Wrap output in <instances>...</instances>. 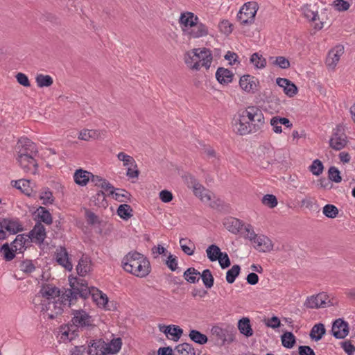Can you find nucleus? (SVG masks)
I'll return each instance as SVG.
<instances>
[{
	"instance_id": "7",
	"label": "nucleus",
	"mask_w": 355,
	"mask_h": 355,
	"mask_svg": "<svg viewBox=\"0 0 355 355\" xmlns=\"http://www.w3.org/2000/svg\"><path fill=\"white\" fill-rule=\"evenodd\" d=\"M347 137L344 127L340 124L337 125L333 129L332 135L329 141L330 148L335 150H340L347 146Z\"/></svg>"
},
{
	"instance_id": "36",
	"label": "nucleus",
	"mask_w": 355,
	"mask_h": 355,
	"mask_svg": "<svg viewBox=\"0 0 355 355\" xmlns=\"http://www.w3.org/2000/svg\"><path fill=\"white\" fill-rule=\"evenodd\" d=\"M11 184L15 188L21 191V192L26 194V196H31V191H32V189L29 188L30 182L28 180H12L11 182Z\"/></svg>"
},
{
	"instance_id": "50",
	"label": "nucleus",
	"mask_w": 355,
	"mask_h": 355,
	"mask_svg": "<svg viewBox=\"0 0 355 355\" xmlns=\"http://www.w3.org/2000/svg\"><path fill=\"white\" fill-rule=\"evenodd\" d=\"M85 216L87 222L90 225H100L101 220L98 216L89 209H85Z\"/></svg>"
},
{
	"instance_id": "58",
	"label": "nucleus",
	"mask_w": 355,
	"mask_h": 355,
	"mask_svg": "<svg viewBox=\"0 0 355 355\" xmlns=\"http://www.w3.org/2000/svg\"><path fill=\"white\" fill-rule=\"evenodd\" d=\"M218 259H219L217 261H218L222 269H225L230 266L231 261L227 252H223L222 254L220 255Z\"/></svg>"
},
{
	"instance_id": "23",
	"label": "nucleus",
	"mask_w": 355,
	"mask_h": 355,
	"mask_svg": "<svg viewBox=\"0 0 355 355\" xmlns=\"http://www.w3.org/2000/svg\"><path fill=\"white\" fill-rule=\"evenodd\" d=\"M254 248L261 252H270L272 250V243L271 240L265 235L261 234L254 241Z\"/></svg>"
},
{
	"instance_id": "62",
	"label": "nucleus",
	"mask_w": 355,
	"mask_h": 355,
	"mask_svg": "<svg viewBox=\"0 0 355 355\" xmlns=\"http://www.w3.org/2000/svg\"><path fill=\"white\" fill-rule=\"evenodd\" d=\"M318 297L320 298V304L321 308H325L327 306H333L334 303L329 300V296L325 293H320L318 294Z\"/></svg>"
},
{
	"instance_id": "37",
	"label": "nucleus",
	"mask_w": 355,
	"mask_h": 355,
	"mask_svg": "<svg viewBox=\"0 0 355 355\" xmlns=\"http://www.w3.org/2000/svg\"><path fill=\"white\" fill-rule=\"evenodd\" d=\"M207 256L211 262L217 261L220 255L222 254L220 248L216 244L210 245L206 250Z\"/></svg>"
},
{
	"instance_id": "30",
	"label": "nucleus",
	"mask_w": 355,
	"mask_h": 355,
	"mask_svg": "<svg viewBox=\"0 0 355 355\" xmlns=\"http://www.w3.org/2000/svg\"><path fill=\"white\" fill-rule=\"evenodd\" d=\"M90 172L83 169H78L73 175L75 182L80 186H85L89 181Z\"/></svg>"
},
{
	"instance_id": "27",
	"label": "nucleus",
	"mask_w": 355,
	"mask_h": 355,
	"mask_svg": "<svg viewBox=\"0 0 355 355\" xmlns=\"http://www.w3.org/2000/svg\"><path fill=\"white\" fill-rule=\"evenodd\" d=\"M238 329L239 332L247 338L253 335V329L249 318L244 317L240 319L238 322Z\"/></svg>"
},
{
	"instance_id": "60",
	"label": "nucleus",
	"mask_w": 355,
	"mask_h": 355,
	"mask_svg": "<svg viewBox=\"0 0 355 355\" xmlns=\"http://www.w3.org/2000/svg\"><path fill=\"white\" fill-rule=\"evenodd\" d=\"M219 28L225 35H230L233 31V25L228 20H223L219 24Z\"/></svg>"
},
{
	"instance_id": "22",
	"label": "nucleus",
	"mask_w": 355,
	"mask_h": 355,
	"mask_svg": "<svg viewBox=\"0 0 355 355\" xmlns=\"http://www.w3.org/2000/svg\"><path fill=\"white\" fill-rule=\"evenodd\" d=\"M42 297L48 300L55 299L60 295V290L55 286L51 284H44L40 291Z\"/></svg>"
},
{
	"instance_id": "44",
	"label": "nucleus",
	"mask_w": 355,
	"mask_h": 355,
	"mask_svg": "<svg viewBox=\"0 0 355 355\" xmlns=\"http://www.w3.org/2000/svg\"><path fill=\"white\" fill-rule=\"evenodd\" d=\"M250 61L257 69H263L266 65V59L259 53H253L250 58Z\"/></svg>"
},
{
	"instance_id": "11",
	"label": "nucleus",
	"mask_w": 355,
	"mask_h": 355,
	"mask_svg": "<svg viewBox=\"0 0 355 355\" xmlns=\"http://www.w3.org/2000/svg\"><path fill=\"white\" fill-rule=\"evenodd\" d=\"M344 53V46L341 44L336 45L328 53L326 58V64L334 69L338 62L340 56Z\"/></svg>"
},
{
	"instance_id": "1",
	"label": "nucleus",
	"mask_w": 355,
	"mask_h": 355,
	"mask_svg": "<svg viewBox=\"0 0 355 355\" xmlns=\"http://www.w3.org/2000/svg\"><path fill=\"white\" fill-rule=\"evenodd\" d=\"M69 282L71 288L65 290L63 297L65 300L69 301V305L74 304L78 296L85 300L89 296L96 302L98 307L110 310L107 307L108 297L106 294L95 287L89 288L87 282L77 277H69Z\"/></svg>"
},
{
	"instance_id": "46",
	"label": "nucleus",
	"mask_w": 355,
	"mask_h": 355,
	"mask_svg": "<svg viewBox=\"0 0 355 355\" xmlns=\"http://www.w3.org/2000/svg\"><path fill=\"white\" fill-rule=\"evenodd\" d=\"M122 345L121 338H114L111 340L109 345L106 344L107 354H116L119 352Z\"/></svg>"
},
{
	"instance_id": "18",
	"label": "nucleus",
	"mask_w": 355,
	"mask_h": 355,
	"mask_svg": "<svg viewBox=\"0 0 355 355\" xmlns=\"http://www.w3.org/2000/svg\"><path fill=\"white\" fill-rule=\"evenodd\" d=\"M190 178L193 180V193L196 196L198 197L202 202H209L211 200V192L208 189H206L202 185L198 182H196V179L192 176Z\"/></svg>"
},
{
	"instance_id": "16",
	"label": "nucleus",
	"mask_w": 355,
	"mask_h": 355,
	"mask_svg": "<svg viewBox=\"0 0 355 355\" xmlns=\"http://www.w3.org/2000/svg\"><path fill=\"white\" fill-rule=\"evenodd\" d=\"M87 354L89 355H106V343L102 340H92L88 345Z\"/></svg>"
},
{
	"instance_id": "42",
	"label": "nucleus",
	"mask_w": 355,
	"mask_h": 355,
	"mask_svg": "<svg viewBox=\"0 0 355 355\" xmlns=\"http://www.w3.org/2000/svg\"><path fill=\"white\" fill-rule=\"evenodd\" d=\"M37 86L40 88L50 87L53 83V78L49 75L37 74L35 77Z\"/></svg>"
},
{
	"instance_id": "34",
	"label": "nucleus",
	"mask_w": 355,
	"mask_h": 355,
	"mask_svg": "<svg viewBox=\"0 0 355 355\" xmlns=\"http://www.w3.org/2000/svg\"><path fill=\"white\" fill-rule=\"evenodd\" d=\"M199 275L200 272L193 267L187 268L183 273L184 279L191 284L198 283L200 279Z\"/></svg>"
},
{
	"instance_id": "29",
	"label": "nucleus",
	"mask_w": 355,
	"mask_h": 355,
	"mask_svg": "<svg viewBox=\"0 0 355 355\" xmlns=\"http://www.w3.org/2000/svg\"><path fill=\"white\" fill-rule=\"evenodd\" d=\"M326 334V329L322 323L315 324L311 329L309 336L311 340L319 341Z\"/></svg>"
},
{
	"instance_id": "53",
	"label": "nucleus",
	"mask_w": 355,
	"mask_h": 355,
	"mask_svg": "<svg viewBox=\"0 0 355 355\" xmlns=\"http://www.w3.org/2000/svg\"><path fill=\"white\" fill-rule=\"evenodd\" d=\"M283 83L285 82V89L284 92L289 97H293L295 95L297 94L298 89L297 86L290 80H282Z\"/></svg>"
},
{
	"instance_id": "3",
	"label": "nucleus",
	"mask_w": 355,
	"mask_h": 355,
	"mask_svg": "<svg viewBox=\"0 0 355 355\" xmlns=\"http://www.w3.org/2000/svg\"><path fill=\"white\" fill-rule=\"evenodd\" d=\"M123 269L137 277H145L151 271L149 260L137 251H130L122 259Z\"/></svg>"
},
{
	"instance_id": "59",
	"label": "nucleus",
	"mask_w": 355,
	"mask_h": 355,
	"mask_svg": "<svg viewBox=\"0 0 355 355\" xmlns=\"http://www.w3.org/2000/svg\"><path fill=\"white\" fill-rule=\"evenodd\" d=\"M165 264L171 271H175L178 268L177 257L170 254L166 260Z\"/></svg>"
},
{
	"instance_id": "38",
	"label": "nucleus",
	"mask_w": 355,
	"mask_h": 355,
	"mask_svg": "<svg viewBox=\"0 0 355 355\" xmlns=\"http://www.w3.org/2000/svg\"><path fill=\"white\" fill-rule=\"evenodd\" d=\"M189 336L192 341L199 345H204L208 341V338L205 334L196 329H191Z\"/></svg>"
},
{
	"instance_id": "49",
	"label": "nucleus",
	"mask_w": 355,
	"mask_h": 355,
	"mask_svg": "<svg viewBox=\"0 0 355 355\" xmlns=\"http://www.w3.org/2000/svg\"><path fill=\"white\" fill-rule=\"evenodd\" d=\"M309 171L315 175H320L324 170V165L320 159H315L309 166Z\"/></svg>"
},
{
	"instance_id": "14",
	"label": "nucleus",
	"mask_w": 355,
	"mask_h": 355,
	"mask_svg": "<svg viewBox=\"0 0 355 355\" xmlns=\"http://www.w3.org/2000/svg\"><path fill=\"white\" fill-rule=\"evenodd\" d=\"M27 236L31 240L35 239V241L40 244L42 243L46 237L44 226L41 223L37 222Z\"/></svg>"
},
{
	"instance_id": "19",
	"label": "nucleus",
	"mask_w": 355,
	"mask_h": 355,
	"mask_svg": "<svg viewBox=\"0 0 355 355\" xmlns=\"http://www.w3.org/2000/svg\"><path fill=\"white\" fill-rule=\"evenodd\" d=\"M215 76L220 84L227 85L232 82L234 74L228 69L218 67L216 70Z\"/></svg>"
},
{
	"instance_id": "33",
	"label": "nucleus",
	"mask_w": 355,
	"mask_h": 355,
	"mask_svg": "<svg viewBox=\"0 0 355 355\" xmlns=\"http://www.w3.org/2000/svg\"><path fill=\"white\" fill-rule=\"evenodd\" d=\"M37 211L39 219L37 222H43L46 225H51L53 223L52 216L46 207L40 206Z\"/></svg>"
},
{
	"instance_id": "35",
	"label": "nucleus",
	"mask_w": 355,
	"mask_h": 355,
	"mask_svg": "<svg viewBox=\"0 0 355 355\" xmlns=\"http://www.w3.org/2000/svg\"><path fill=\"white\" fill-rule=\"evenodd\" d=\"M10 247L9 243H5L1 245V252L3 253V259L7 261H11L15 257V253L18 250L17 245H12Z\"/></svg>"
},
{
	"instance_id": "12",
	"label": "nucleus",
	"mask_w": 355,
	"mask_h": 355,
	"mask_svg": "<svg viewBox=\"0 0 355 355\" xmlns=\"http://www.w3.org/2000/svg\"><path fill=\"white\" fill-rule=\"evenodd\" d=\"M193 56L201 60L202 66L209 69L212 62V54L209 49L206 48L195 49L193 50Z\"/></svg>"
},
{
	"instance_id": "24",
	"label": "nucleus",
	"mask_w": 355,
	"mask_h": 355,
	"mask_svg": "<svg viewBox=\"0 0 355 355\" xmlns=\"http://www.w3.org/2000/svg\"><path fill=\"white\" fill-rule=\"evenodd\" d=\"M19 142L21 144V146L19 148V152H21L24 150V154H27L28 155H31V157H34L38 153L37 148L36 144L31 141L28 138L22 139L19 140Z\"/></svg>"
},
{
	"instance_id": "28",
	"label": "nucleus",
	"mask_w": 355,
	"mask_h": 355,
	"mask_svg": "<svg viewBox=\"0 0 355 355\" xmlns=\"http://www.w3.org/2000/svg\"><path fill=\"white\" fill-rule=\"evenodd\" d=\"M198 16L195 15L191 12H185L181 14L179 22L184 27H189L190 28L196 24L198 20Z\"/></svg>"
},
{
	"instance_id": "8",
	"label": "nucleus",
	"mask_w": 355,
	"mask_h": 355,
	"mask_svg": "<svg viewBox=\"0 0 355 355\" xmlns=\"http://www.w3.org/2000/svg\"><path fill=\"white\" fill-rule=\"evenodd\" d=\"M2 230L10 234H17L24 230L23 224L18 218H0Z\"/></svg>"
},
{
	"instance_id": "61",
	"label": "nucleus",
	"mask_w": 355,
	"mask_h": 355,
	"mask_svg": "<svg viewBox=\"0 0 355 355\" xmlns=\"http://www.w3.org/2000/svg\"><path fill=\"white\" fill-rule=\"evenodd\" d=\"M265 324L268 327H270L272 329H277L280 327L281 322L279 318L277 316L273 315L270 318H268L264 320Z\"/></svg>"
},
{
	"instance_id": "31",
	"label": "nucleus",
	"mask_w": 355,
	"mask_h": 355,
	"mask_svg": "<svg viewBox=\"0 0 355 355\" xmlns=\"http://www.w3.org/2000/svg\"><path fill=\"white\" fill-rule=\"evenodd\" d=\"M173 355H196V353L192 345L184 343L175 347Z\"/></svg>"
},
{
	"instance_id": "57",
	"label": "nucleus",
	"mask_w": 355,
	"mask_h": 355,
	"mask_svg": "<svg viewBox=\"0 0 355 355\" xmlns=\"http://www.w3.org/2000/svg\"><path fill=\"white\" fill-rule=\"evenodd\" d=\"M244 230L245 232H246V234L244 236L245 238L248 239L252 243H254V241H256L257 238H258L259 235L254 232L253 227L250 224L245 225Z\"/></svg>"
},
{
	"instance_id": "20",
	"label": "nucleus",
	"mask_w": 355,
	"mask_h": 355,
	"mask_svg": "<svg viewBox=\"0 0 355 355\" xmlns=\"http://www.w3.org/2000/svg\"><path fill=\"white\" fill-rule=\"evenodd\" d=\"M223 225L229 232L236 234L242 230L244 223L238 218L228 217L224 219Z\"/></svg>"
},
{
	"instance_id": "25",
	"label": "nucleus",
	"mask_w": 355,
	"mask_h": 355,
	"mask_svg": "<svg viewBox=\"0 0 355 355\" xmlns=\"http://www.w3.org/2000/svg\"><path fill=\"white\" fill-rule=\"evenodd\" d=\"M62 302L55 301L52 302H49L47 304H45V308L42 307V311L51 310V313L49 314V318L51 320L55 319L58 315H61L63 309H62Z\"/></svg>"
},
{
	"instance_id": "47",
	"label": "nucleus",
	"mask_w": 355,
	"mask_h": 355,
	"mask_svg": "<svg viewBox=\"0 0 355 355\" xmlns=\"http://www.w3.org/2000/svg\"><path fill=\"white\" fill-rule=\"evenodd\" d=\"M100 133L96 130H83L80 132L78 139L88 141L89 139H98Z\"/></svg>"
},
{
	"instance_id": "56",
	"label": "nucleus",
	"mask_w": 355,
	"mask_h": 355,
	"mask_svg": "<svg viewBox=\"0 0 355 355\" xmlns=\"http://www.w3.org/2000/svg\"><path fill=\"white\" fill-rule=\"evenodd\" d=\"M19 268L21 271L26 274H31L35 270V266H34L33 261L29 259L22 261L20 263Z\"/></svg>"
},
{
	"instance_id": "63",
	"label": "nucleus",
	"mask_w": 355,
	"mask_h": 355,
	"mask_svg": "<svg viewBox=\"0 0 355 355\" xmlns=\"http://www.w3.org/2000/svg\"><path fill=\"white\" fill-rule=\"evenodd\" d=\"M274 64L283 69H286L290 67L289 60L283 56L276 57Z\"/></svg>"
},
{
	"instance_id": "5",
	"label": "nucleus",
	"mask_w": 355,
	"mask_h": 355,
	"mask_svg": "<svg viewBox=\"0 0 355 355\" xmlns=\"http://www.w3.org/2000/svg\"><path fill=\"white\" fill-rule=\"evenodd\" d=\"M259 9L255 1L245 3L237 14V19L243 25L252 24L254 21L255 15Z\"/></svg>"
},
{
	"instance_id": "45",
	"label": "nucleus",
	"mask_w": 355,
	"mask_h": 355,
	"mask_svg": "<svg viewBox=\"0 0 355 355\" xmlns=\"http://www.w3.org/2000/svg\"><path fill=\"white\" fill-rule=\"evenodd\" d=\"M180 245L182 250L187 255H193L194 253L195 246L191 240L182 238L180 239Z\"/></svg>"
},
{
	"instance_id": "9",
	"label": "nucleus",
	"mask_w": 355,
	"mask_h": 355,
	"mask_svg": "<svg viewBox=\"0 0 355 355\" xmlns=\"http://www.w3.org/2000/svg\"><path fill=\"white\" fill-rule=\"evenodd\" d=\"M349 324L343 318L336 319L332 324V335L337 339L345 338L349 334Z\"/></svg>"
},
{
	"instance_id": "17",
	"label": "nucleus",
	"mask_w": 355,
	"mask_h": 355,
	"mask_svg": "<svg viewBox=\"0 0 355 355\" xmlns=\"http://www.w3.org/2000/svg\"><path fill=\"white\" fill-rule=\"evenodd\" d=\"M24 150L21 152H18L19 155L17 157V161L19 163L20 166L24 169L25 171H29L31 170V166H33L35 170L38 167V164L35 159L34 157H31V155H28L27 154H24Z\"/></svg>"
},
{
	"instance_id": "13",
	"label": "nucleus",
	"mask_w": 355,
	"mask_h": 355,
	"mask_svg": "<svg viewBox=\"0 0 355 355\" xmlns=\"http://www.w3.org/2000/svg\"><path fill=\"white\" fill-rule=\"evenodd\" d=\"M257 79L254 76L246 74L240 78L239 85L241 88L248 93L254 94L257 90Z\"/></svg>"
},
{
	"instance_id": "48",
	"label": "nucleus",
	"mask_w": 355,
	"mask_h": 355,
	"mask_svg": "<svg viewBox=\"0 0 355 355\" xmlns=\"http://www.w3.org/2000/svg\"><path fill=\"white\" fill-rule=\"evenodd\" d=\"M323 214L329 218H335L338 214V209L334 205L327 204L323 207Z\"/></svg>"
},
{
	"instance_id": "52",
	"label": "nucleus",
	"mask_w": 355,
	"mask_h": 355,
	"mask_svg": "<svg viewBox=\"0 0 355 355\" xmlns=\"http://www.w3.org/2000/svg\"><path fill=\"white\" fill-rule=\"evenodd\" d=\"M302 10L304 17L311 21H315L318 17V11L311 8V5H305L302 7Z\"/></svg>"
},
{
	"instance_id": "64",
	"label": "nucleus",
	"mask_w": 355,
	"mask_h": 355,
	"mask_svg": "<svg viewBox=\"0 0 355 355\" xmlns=\"http://www.w3.org/2000/svg\"><path fill=\"white\" fill-rule=\"evenodd\" d=\"M342 348L347 355H354L355 346L349 340H345L340 343Z\"/></svg>"
},
{
	"instance_id": "55",
	"label": "nucleus",
	"mask_w": 355,
	"mask_h": 355,
	"mask_svg": "<svg viewBox=\"0 0 355 355\" xmlns=\"http://www.w3.org/2000/svg\"><path fill=\"white\" fill-rule=\"evenodd\" d=\"M262 203L270 208H274L277 205V199L272 194H266L261 199Z\"/></svg>"
},
{
	"instance_id": "10",
	"label": "nucleus",
	"mask_w": 355,
	"mask_h": 355,
	"mask_svg": "<svg viewBox=\"0 0 355 355\" xmlns=\"http://www.w3.org/2000/svg\"><path fill=\"white\" fill-rule=\"evenodd\" d=\"M159 331L164 333L168 338L171 336V339L175 342L179 340L183 334V329L178 325H159Z\"/></svg>"
},
{
	"instance_id": "43",
	"label": "nucleus",
	"mask_w": 355,
	"mask_h": 355,
	"mask_svg": "<svg viewBox=\"0 0 355 355\" xmlns=\"http://www.w3.org/2000/svg\"><path fill=\"white\" fill-rule=\"evenodd\" d=\"M92 201L94 202V205L98 207L105 208L108 205L107 201L105 198V194L103 191H98L94 196H93Z\"/></svg>"
},
{
	"instance_id": "32",
	"label": "nucleus",
	"mask_w": 355,
	"mask_h": 355,
	"mask_svg": "<svg viewBox=\"0 0 355 355\" xmlns=\"http://www.w3.org/2000/svg\"><path fill=\"white\" fill-rule=\"evenodd\" d=\"M282 345L287 349H292L296 343V337L291 331H285L281 335Z\"/></svg>"
},
{
	"instance_id": "40",
	"label": "nucleus",
	"mask_w": 355,
	"mask_h": 355,
	"mask_svg": "<svg viewBox=\"0 0 355 355\" xmlns=\"http://www.w3.org/2000/svg\"><path fill=\"white\" fill-rule=\"evenodd\" d=\"M241 272V267L238 264L232 266L226 272V281L228 284H233Z\"/></svg>"
},
{
	"instance_id": "4",
	"label": "nucleus",
	"mask_w": 355,
	"mask_h": 355,
	"mask_svg": "<svg viewBox=\"0 0 355 355\" xmlns=\"http://www.w3.org/2000/svg\"><path fill=\"white\" fill-rule=\"evenodd\" d=\"M71 315V324H69L71 327H76L78 329H92L95 327L94 324V319L85 310L80 309H72Z\"/></svg>"
},
{
	"instance_id": "21",
	"label": "nucleus",
	"mask_w": 355,
	"mask_h": 355,
	"mask_svg": "<svg viewBox=\"0 0 355 355\" xmlns=\"http://www.w3.org/2000/svg\"><path fill=\"white\" fill-rule=\"evenodd\" d=\"M209 33L208 27L198 20L195 26H192L187 34L192 38H200L207 36Z\"/></svg>"
},
{
	"instance_id": "41",
	"label": "nucleus",
	"mask_w": 355,
	"mask_h": 355,
	"mask_svg": "<svg viewBox=\"0 0 355 355\" xmlns=\"http://www.w3.org/2000/svg\"><path fill=\"white\" fill-rule=\"evenodd\" d=\"M132 209L130 205L128 204L120 205L117 209V214L123 220H128L132 216Z\"/></svg>"
},
{
	"instance_id": "26",
	"label": "nucleus",
	"mask_w": 355,
	"mask_h": 355,
	"mask_svg": "<svg viewBox=\"0 0 355 355\" xmlns=\"http://www.w3.org/2000/svg\"><path fill=\"white\" fill-rule=\"evenodd\" d=\"M92 261L89 257L83 256L76 266L79 276L85 277L91 270Z\"/></svg>"
},
{
	"instance_id": "2",
	"label": "nucleus",
	"mask_w": 355,
	"mask_h": 355,
	"mask_svg": "<svg viewBox=\"0 0 355 355\" xmlns=\"http://www.w3.org/2000/svg\"><path fill=\"white\" fill-rule=\"evenodd\" d=\"M234 131L239 135H246L261 130L265 123L262 111L257 106H249L239 112V119H234Z\"/></svg>"
},
{
	"instance_id": "51",
	"label": "nucleus",
	"mask_w": 355,
	"mask_h": 355,
	"mask_svg": "<svg viewBox=\"0 0 355 355\" xmlns=\"http://www.w3.org/2000/svg\"><path fill=\"white\" fill-rule=\"evenodd\" d=\"M329 180L336 183H339L342 181L340 171L336 166H331L328 170Z\"/></svg>"
},
{
	"instance_id": "15",
	"label": "nucleus",
	"mask_w": 355,
	"mask_h": 355,
	"mask_svg": "<svg viewBox=\"0 0 355 355\" xmlns=\"http://www.w3.org/2000/svg\"><path fill=\"white\" fill-rule=\"evenodd\" d=\"M56 261L66 270L71 271L73 268V265L69 259V254L64 247L60 246L57 249L55 252Z\"/></svg>"
},
{
	"instance_id": "54",
	"label": "nucleus",
	"mask_w": 355,
	"mask_h": 355,
	"mask_svg": "<svg viewBox=\"0 0 355 355\" xmlns=\"http://www.w3.org/2000/svg\"><path fill=\"white\" fill-rule=\"evenodd\" d=\"M318 294L308 297L304 302V306L309 309H318L321 308Z\"/></svg>"
},
{
	"instance_id": "39",
	"label": "nucleus",
	"mask_w": 355,
	"mask_h": 355,
	"mask_svg": "<svg viewBox=\"0 0 355 355\" xmlns=\"http://www.w3.org/2000/svg\"><path fill=\"white\" fill-rule=\"evenodd\" d=\"M201 277L206 288H211L214 286V278L209 269H205L199 275Z\"/></svg>"
},
{
	"instance_id": "6",
	"label": "nucleus",
	"mask_w": 355,
	"mask_h": 355,
	"mask_svg": "<svg viewBox=\"0 0 355 355\" xmlns=\"http://www.w3.org/2000/svg\"><path fill=\"white\" fill-rule=\"evenodd\" d=\"M211 332L215 336L217 344L220 346L232 343L235 338L236 330L233 327L222 328L218 326H214Z\"/></svg>"
}]
</instances>
